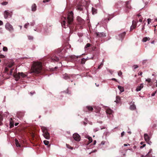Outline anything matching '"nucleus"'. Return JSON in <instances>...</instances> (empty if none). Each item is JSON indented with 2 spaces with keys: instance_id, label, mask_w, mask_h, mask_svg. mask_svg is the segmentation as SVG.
<instances>
[{
  "instance_id": "nucleus-62",
  "label": "nucleus",
  "mask_w": 157,
  "mask_h": 157,
  "mask_svg": "<svg viewBox=\"0 0 157 157\" xmlns=\"http://www.w3.org/2000/svg\"><path fill=\"white\" fill-rule=\"evenodd\" d=\"M96 140L94 141V144H96Z\"/></svg>"
},
{
  "instance_id": "nucleus-26",
  "label": "nucleus",
  "mask_w": 157,
  "mask_h": 157,
  "mask_svg": "<svg viewBox=\"0 0 157 157\" xmlns=\"http://www.w3.org/2000/svg\"><path fill=\"white\" fill-rule=\"evenodd\" d=\"M44 143L45 145H48V147H49L50 146V144L48 145L49 144V142L48 141H47L46 140H44Z\"/></svg>"
},
{
  "instance_id": "nucleus-8",
  "label": "nucleus",
  "mask_w": 157,
  "mask_h": 157,
  "mask_svg": "<svg viewBox=\"0 0 157 157\" xmlns=\"http://www.w3.org/2000/svg\"><path fill=\"white\" fill-rule=\"evenodd\" d=\"M72 76V75L65 73L63 75V78L65 80H67L70 79Z\"/></svg>"
},
{
  "instance_id": "nucleus-61",
  "label": "nucleus",
  "mask_w": 157,
  "mask_h": 157,
  "mask_svg": "<svg viewBox=\"0 0 157 157\" xmlns=\"http://www.w3.org/2000/svg\"><path fill=\"white\" fill-rule=\"evenodd\" d=\"M18 124V123H15V126H16Z\"/></svg>"
},
{
  "instance_id": "nucleus-41",
  "label": "nucleus",
  "mask_w": 157,
  "mask_h": 157,
  "mask_svg": "<svg viewBox=\"0 0 157 157\" xmlns=\"http://www.w3.org/2000/svg\"><path fill=\"white\" fill-rule=\"evenodd\" d=\"M29 25V23H27L25 24L24 25V27L25 28H27V27H28Z\"/></svg>"
},
{
  "instance_id": "nucleus-1",
  "label": "nucleus",
  "mask_w": 157,
  "mask_h": 157,
  "mask_svg": "<svg viewBox=\"0 0 157 157\" xmlns=\"http://www.w3.org/2000/svg\"><path fill=\"white\" fill-rule=\"evenodd\" d=\"M73 13L72 11L68 13L67 17L66 18L64 17V20L61 23L62 27L66 28V24L67 27H68L70 29H72L73 28Z\"/></svg>"
},
{
  "instance_id": "nucleus-31",
  "label": "nucleus",
  "mask_w": 157,
  "mask_h": 157,
  "mask_svg": "<svg viewBox=\"0 0 157 157\" xmlns=\"http://www.w3.org/2000/svg\"><path fill=\"white\" fill-rule=\"evenodd\" d=\"M86 61V59H85L83 58L82 59L81 61V63L82 64H84L85 63Z\"/></svg>"
},
{
  "instance_id": "nucleus-63",
  "label": "nucleus",
  "mask_w": 157,
  "mask_h": 157,
  "mask_svg": "<svg viewBox=\"0 0 157 157\" xmlns=\"http://www.w3.org/2000/svg\"><path fill=\"white\" fill-rule=\"evenodd\" d=\"M151 151H152V150L151 149H150L149 151V152L148 153H149V154H150V153H151Z\"/></svg>"
},
{
  "instance_id": "nucleus-5",
  "label": "nucleus",
  "mask_w": 157,
  "mask_h": 157,
  "mask_svg": "<svg viewBox=\"0 0 157 157\" xmlns=\"http://www.w3.org/2000/svg\"><path fill=\"white\" fill-rule=\"evenodd\" d=\"M59 58L56 56V55H54L51 58V61L52 62H57L59 60Z\"/></svg>"
},
{
  "instance_id": "nucleus-21",
  "label": "nucleus",
  "mask_w": 157,
  "mask_h": 157,
  "mask_svg": "<svg viewBox=\"0 0 157 157\" xmlns=\"http://www.w3.org/2000/svg\"><path fill=\"white\" fill-rule=\"evenodd\" d=\"M92 12L93 14H95L97 13V10L94 7H92Z\"/></svg>"
},
{
  "instance_id": "nucleus-53",
  "label": "nucleus",
  "mask_w": 157,
  "mask_h": 157,
  "mask_svg": "<svg viewBox=\"0 0 157 157\" xmlns=\"http://www.w3.org/2000/svg\"><path fill=\"white\" fill-rule=\"evenodd\" d=\"M142 72H139L138 73V75H142Z\"/></svg>"
},
{
  "instance_id": "nucleus-58",
  "label": "nucleus",
  "mask_w": 157,
  "mask_h": 157,
  "mask_svg": "<svg viewBox=\"0 0 157 157\" xmlns=\"http://www.w3.org/2000/svg\"><path fill=\"white\" fill-rule=\"evenodd\" d=\"M128 145H130V144H128ZM124 146H126L128 145V144H124Z\"/></svg>"
},
{
  "instance_id": "nucleus-57",
  "label": "nucleus",
  "mask_w": 157,
  "mask_h": 157,
  "mask_svg": "<svg viewBox=\"0 0 157 157\" xmlns=\"http://www.w3.org/2000/svg\"><path fill=\"white\" fill-rule=\"evenodd\" d=\"M105 142L104 141H102L101 142V144L102 145H104L105 144Z\"/></svg>"
},
{
  "instance_id": "nucleus-29",
  "label": "nucleus",
  "mask_w": 157,
  "mask_h": 157,
  "mask_svg": "<svg viewBox=\"0 0 157 157\" xmlns=\"http://www.w3.org/2000/svg\"><path fill=\"white\" fill-rule=\"evenodd\" d=\"M3 120V117L0 114V125H2V121Z\"/></svg>"
},
{
  "instance_id": "nucleus-22",
  "label": "nucleus",
  "mask_w": 157,
  "mask_h": 157,
  "mask_svg": "<svg viewBox=\"0 0 157 157\" xmlns=\"http://www.w3.org/2000/svg\"><path fill=\"white\" fill-rule=\"evenodd\" d=\"M106 112L107 114L109 115L113 113V111L110 109H107Z\"/></svg>"
},
{
  "instance_id": "nucleus-12",
  "label": "nucleus",
  "mask_w": 157,
  "mask_h": 157,
  "mask_svg": "<svg viewBox=\"0 0 157 157\" xmlns=\"http://www.w3.org/2000/svg\"><path fill=\"white\" fill-rule=\"evenodd\" d=\"M132 23V25L130 28L131 30H132L134 29H135L136 27L137 24V22L135 21H133Z\"/></svg>"
},
{
  "instance_id": "nucleus-11",
  "label": "nucleus",
  "mask_w": 157,
  "mask_h": 157,
  "mask_svg": "<svg viewBox=\"0 0 157 157\" xmlns=\"http://www.w3.org/2000/svg\"><path fill=\"white\" fill-rule=\"evenodd\" d=\"M77 20L78 21L79 24L80 25H83L85 23L84 20L79 17H77Z\"/></svg>"
},
{
  "instance_id": "nucleus-48",
  "label": "nucleus",
  "mask_w": 157,
  "mask_h": 157,
  "mask_svg": "<svg viewBox=\"0 0 157 157\" xmlns=\"http://www.w3.org/2000/svg\"><path fill=\"white\" fill-rule=\"evenodd\" d=\"M145 156L146 157H151V155H150L149 153L146 155Z\"/></svg>"
},
{
  "instance_id": "nucleus-56",
  "label": "nucleus",
  "mask_w": 157,
  "mask_h": 157,
  "mask_svg": "<svg viewBox=\"0 0 157 157\" xmlns=\"http://www.w3.org/2000/svg\"><path fill=\"white\" fill-rule=\"evenodd\" d=\"M29 39H33V37L32 36H29Z\"/></svg>"
},
{
  "instance_id": "nucleus-43",
  "label": "nucleus",
  "mask_w": 157,
  "mask_h": 157,
  "mask_svg": "<svg viewBox=\"0 0 157 157\" xmlns=\"http://www.w3.org/2000/svg\"><path fill=\"white\" fill-rule=\"evenodd\" d=\"M36 93L35 91L31 92L30 93V94L31 95H33V94H35Z\"/></svg>"
},
{
  "instance_id": "nucleus-64",
  "label": "nucleus",
  "mask_w": 157,
  "mask_h": 157,
  "mask_svg": "<svg viewBox=\"0 0 157 157\" xmlns=\"http://www.w3.org/2000/svg\"><path fill=\"white\" fill-rule=\"evenodd\" d=\"M59 58L62 57V56H61V54H59Z\"/></svg>"
},
{
  "instance_id": "nucleus-4",
  "label": "nucleus",
  "mask_w": 157,
  "mask_h": 157,
  "mask_svg": "<svg viewBox=\"0 0 157 157\" xmlns=\"http://www.w3.org/2000/svg\"><path fill=\"white\" fill-rule=\"evenodd\" d=\"M5 28L6 29L10 32L12 33L14 29L13 26L9 23H7L5 25Z\"/></svg>"
},
{
  "instance_id": "nucleus-19",
  "label": "nucleus",
  "mask_w": 157,
  "mask_h": 157,
  "mask_svg": "<svg viewBox=\"0 0 157 157\" xmlns=\"http://www.w3.org/2000/svg\"><path fill=\"white\" fill-rule=\"evenodd\" d=\"M41 128L43 132V133H44L45 132H47V129L46 127L44 126H41Z\"/></svg>"
},
{
  "instance_id": "nucleus-49",
  "label": "nucleus",
  "mask_w": 157,
  "mask_h": 157,
  "mask_svg": "<svg viewBox=\"0 0 157 157\" xmlns=\"http://www.w3.org/2000/svg\"><path fill=\"white\" fill-rule=\"evenodd\" d=\"M146 146V144H143V145L142 146H141L140 147V148L141 149H142V148H143L144 147H145Z\"/></svg>"
},
{
  "instance_id": "nucleus-44",
  "label": "nucleus",
  "mask_w": 157,
  "mask_h": 157,
  "mask_svg": "<svg viewBox=\"0 0 157 157\" xmlns=\"http://www.w3.org/2000/svg\"><path fill=\"white\" fill-rule=\"evenodd\" d=\"M13 68L11 69V70L10 71V74H9L10 75H12V73H13Z\"/></svg>"
},
{
  "instance_id": "nucleus-46",
  "label": "nucleus",
  "mask_w": 157,
  "mask_h": 157,
  "mask_svg": "<svg viewBox=\"0 0 157 157\" xmlns=\"http://www.w3.org/2000/svg\"><path fill=\"white\" fill-rule=\"evenodd\" d=\"M151 19L150 18H148L147 19V21H148V24H149L150 22L151 21Z\"/></svg>"
},
{
  "instance_id": "nucleus-16",
  "label": "nucleus",
  "mask_w": 157,
  "mask_h": 157,
  "mask_svg": "<svg viewBox=\"0 0 157 157\" xmlns=\"http://www.w3.org/2000/svg\"><path fill=\"white\" fill-rule=\"evenodd\" d=\"M13 76L15 78V80L17 81L20 78V74L18 73V74H14L13 75Z\"/></svg>"
},
{
  "instance_id": "nucleus-6",
  "label": "nucleus",
  "mask_w": 157,
  "mask_h": 157,
  "mask_svg": "<svg viewBox=\"0 0 157 157\" xmlns=\"http://www.w3.org/2000/svg\"><path fill=\"white\" fill-rule=\"evenodd\" d=\"M144 137L145 141L149 144H150L151 142L150 141V137L147 133L144 134Z\"/></svg>"
},
{
  "instance_id": "nucleus-20",
  "label": "nucleus",
  "mask_w": 157,
  "mask_h": 157,
  "mask_svg": "<svg viewBox=\"0 0 157 157\" xmlns=\"http://www.w3.org/2000/svg\"><path fill=\"white\" fill-rule=\"evenodd\" d=\"M76 9L80 11H82L83 10V6H82L78 5L76 7Z\"/></svg>"
},
{
  "instance_id": "nucleus-23",
  "label": "nucleus",
  "mask_w": 157,
  "mask_h": 157,
  "mask_svg": "<svg viewBox=\"0 0 157 157\" xmlns=\"http://www.w3.org/2000/svg\"><path fill=\"white\" fill-rule=\"evenodd\" d=\"M150 38L149 37H145L143 39L142 41L143 42H146L147 40H149Z\"/></svg>"
},
{
  "instance_id": "nucleus-2",
  "label": "nucleus",
  "mask_w": 157,
  "mask_h": 157,
  "mask_svg": "<svg viewBox=\"0 0 157 157\" xmlns=\"http://www.w3.org/2000/svg\"><path fill=\"white\" fill-rule=\"evenodd\" d=\"M42 70V63L40 62H34L31 67V72L36 75L40 74Z\"/></svg>"
},
{
  "instance_id": "nucleus-14",
  "label": "nucleus",
  "mask_w": 157,
  "mask_h": 157,
  "mask_svg": "<svg viewBox=\"0 0 157 157\" xmlns=\"http://www.w3.org/2000/svg\"><path fill=\"white\" fill-rule=\"evenodd\" d=\"M126 32H124L123 33H121V34L119 35L118 36L120 38V39H119V40H121L124 38V36L126 35Z\"/></svg>"
},
{
  "instance_id": "nucleus-37",
  "label": "nucleus",
  "mask_w": 157,
  "mask_h": 157,
  "mask_svg": "<svg viewBox=\"0 0 157 157\" xmlns=\"http://www.w3.org/2000/svg\"><path fill=\"white\" fill-rule=\"evenodd\" d=\"M62 50L61 49H58L57 51V54H59L61 52H62Z\"/></svg>"
},
{
  "instance_id": "nucleus-36",
  "label": "nucleus",
  "mask_w": 157,
  "mask_h": 157,
  "mask_svg": "<svg viewBox=\"0 0 157 157\" xmlns=\"http://www.w3.org/2000/svg\"><path fill=\"white\" fill-rule=\"evenodd\" d=\"M7 48L6 47H4L3 48V50L5 52H6L7 51Z\"/></svg>"
},
{
  "instance_id": "nucleus-35",
  "label": "nucleus",
  "mask_w": 157,
  "mask_h": 157,
  "mask_svg": "<svg viewBox=\"0 0 157 157\" xmlns=\"http://www.w3.org/2000/svg\"><path fill=\"white\" fill-rule=\"evenodd\" d=\"M118 75L119 76H121L122 75V72L121 71H119L118 72Z\"/></svg>"
},
{
  "instance_id": "nucleus-7",
  "label": "nucleus",
  "mask_w": 157,
  "mask_h": 157,
  "mask_svg": "<svg viewBox=\"0 0 157 157\" xmlns=\"http://www.w3.org/2000/svg\"><path fill=\"white\" fill-rule=\"evenodd\" d=\"M73 137L74 139L77 141H79L80 140V137L77 133L74 134L73 135Z\"/></svg>"
},
{
  "instance_id": "nucleus-59",
  "label": "nucleus",
  "mask_w": 157,
  "mask_h": 157,
  "mask_svg": "<svg viewBox=\"0 0 157 157\" xmlns=\"http://www.w3.org/2000/svg\"><path fill=\"white\" fill-rule=\"evenodd\" d=\"M117 101L118 102L120 100V98H119L118 99L117 97Z\"/></svg>"
},
{
  "instance_id": "nucleus-45",
  "label": "nucleus",
  "mask_w": 157,
  "mask_h": 157,
  "mask_svg": "<svg viewBox=\"0 0 157 157\" xmlns=\"http://www.w3.org/2000/svg\"><path fill=\"white\" fill-rule=\"evenodd\" d=\"M50 1V0H44L43 1V2L44 3H45L46 2H49Z\"/></svg>"
},
{
  "instance_id": "nucleus-18",
  "label": "nucleus",
  "mask_w": 157,
  "mask_h": 157,
  "mask_svg": "<svg viewBox=\"0 0 157 157\" xmlns=\"http://www.w3.org/2000/svg\"><path fill=\"white\" fill-rule=\"evenodd\" d=\"M144 87V85L143 84H140V86H138L137 87L136 90L137 91H139L142 88H143Z\"/></svg>"
},
{
  "instance_id": "nucleus-52",
  "label": "nucleus",
  "mask_w": 157,
  "mask_h": 157,
  "mask_svg": "<svg viewBox=\"0 0 157 157\" xmlns=\"http://www.w3.org/2000/svg\"><path fill=\"white\" fill-rule=\"evenodd\" d=\"M5 57L3 55H0V58H3Z\"/></svg>"
},
{
  "instance_id": "nucleus-30",
  "label": "nucleus",
  "mask_w": 157,
  "mask_h": 157,
  "mask_svg": "<svg viewBox=\"0 0 157 157\" xmlns=\"http://www.w3.org/2000/svg\"><path fill=\"white\" fill-rule=\"evenodd\" d=\"M19 74H20L21 76L23 78H25L26 76V75H25L24 73L22 72H19Z\"/></svg>"
},
{
  "instance_id": "nucleus-15",
  "label": "nucleus",
  "mask_w": 157,
  "mask_h": 157,
  "mask_svg": "<svg viewBox=\"0 0 157 157\" xmlns=\"http://www.w3.org/2000/svg\"><path fill=\"white\" fill-rule=\"evenodd\" d=\"M43 136L44 137L47 139H49L50 138V134L47 132L43 133Z\"/></svg>"
},
{
  "instance_id": "nucleus-32",
  "label": "nucleus",
  "mask_w": 157,
  "mask_h": 157,
  "mask_svg": "<svg viewBox=\"0 0 157 157\" xmlns=\"http://www.w3.org/2000/svg\"><path fill=\"white\" fill-rule=\"evenodd\" d=\"M103 60L101 64L98 66V69H100L101 67L103 65Z\"/></svg>"
},
{
  "instance_id": "nucleus-10",
  "label": "nucleus",
  "mask_w": 157,
  "mask_h": 157,
  "mask_svg": "<svg viewBox=\"0 0 157 157\" xmlns=\"http://www.w3.org/2000/svg\"><path fill=\"white\" fill-rule=\"evenodd\" d=\"M13 63H9L7 65V67H6L5 69V72L7 73L9 71L8 68L11 67L13 65Z\"/></svg>"
},
{
  "instance_id": "nucleus-39",
  "label": "nucleus",
  "mask_w": 157,
  "mask_h": 157,
  "mask_svg": "<svg viewBox=\"0 0 157 157\" xmlns=\"http://www.w3.org/2000/svg\"><path fill=\"white\" fill-rule=\"evenodd\" d=\"M66 145L67 148L71 149H72V147L71 146H70L69 144H66Z\"/></svg>"
},
{
  "instance_id": "nucleus-25",
  "label": "nucleus",
  "mask_w": 157,
  "mask_h": 157,
  "mask_svg": "<svg viewBox=\"0 0 157 157\" xmlns=\"http://www.w3.org/2000/svg\"><path fill=\"white\" fill-rule=\"evenodd\" d=\"M15 142L16 146L17 147H20L21 146V144L19 143L18 140L16 139L15 140Z\"/></svg>"
},
{
  "instance_id": "nucleus-33",
  "label": "nucleus",
  "mask_w": 157,
  "mask_h": 157,
  "mask_svg": "<svg viewBox=\"0 0 157 157\" xmlns=\"http://www.w3.org/2000/svg\"><path fill=\"white\" fill-rule=\"evenodd\" d=\"M14 126V123L13 122H10V128H12Z\"/></svg>"
},
{
  "instance_id": "nucleus-17",
  "label": "nucleus",
  "mask_w": 157,
  "mask_h": 157,
  "mask_svg": "<svg viewBox=\"0 0 157 157\" xmlns=\"http://www.w3.org/2000/svg\"><path fill=\"white\" fill-rule=\"evenodd\" d=\"M36 6L35 3L32 4L31 6V10L32 11H35L36 10Z\"/></svg>"
},
{
  "instance_id": "nucleus-54",
  "label": "nucleus",
  "mask_w": 157,
  "mask_h": 157,
  "mask_svg": "<svg viewBox=\"0 0 157 157\" xmlns=\"http://www.w3.org/2000/svg\"><path fill=\"white\" fill-rule=\"evenodd\" d=\"M3 23L2 21L0 20V25H3Z\"/></svg>"
},
{
  "instance_id": "nucleus-50",
  "label": "nucleus",
  "mask_w": 157,
  "mask_h": 157,
  "mask_svg": "<svg viewBox=\"0 0 157 157\" xmlns=\"http://www.w3.org/2000/svg\"><path fill=\"white\" fill-rule=\"evenodd\" d=\"M156 91H155V92H154V93H153L152 94L151 96H154L155 95V94L156 93Z\"/></svg>"
},
{
  "instance_id": "nucleus-13",
  "label": "nucleus",
  "mask_w": 157,
  "mask_h": 157,
  "mask_svg": "<svg viewBox=\"0 0 157 157\" xmlns=\"http://www.w3.org/2000/svg\"><path fill=\"white\" fill-rule=\"evenodd\" d=\"M96 34L97 37H101L106 36L105 34L104 33H98Z\"/></svg>"
},
{
  "instance_id": "nucleus-60",
  "label": "nucleus",
  "mask_w": 157,
  "mask_h": 157,
  "mask_svg": "<svg viewBox=\"0 0 157 157\" xmlns=\"http://www.w3.org/2000/svg\"><path fill=\"white\" fill-rule=\"evenodd\" d=\"M139 21L141 22L142 21V20L141 19H139Z\"/></svg>"
},
{
  "instance_id": "nucleus-28",
  "label": "nucleus",
  "mask_w": 157,
  "mask_h": 157,
  "mask_svg": "<svg viewBox=\"0 0 157 157\" xmlns=\"http://www.w3.org/2000/svg\"><path fill=\"white\" fill-rule=\"evenodd\" d=\"M86 108L89 111H92L93 110V107L91 106H87Z\"/></svg>"
},
{
  "instance_id": "nucleus-24",
  "label": "nucleus",
  "mask_w": 157,
  "mask_h": 157,
  "mask_svg": "<svg viewBox=\"0 0 157 157\" xmlns=\"http://www.w3.org/2000/svg\"><path fill=\"white\" fill-rule=\"evenodd\" d=\"M118 88L121 92H123L124 91V87H122V86H118Z\"/></svg>"
},
{
  "instance_id": "nucleus-38",
  "label": "nucleus",
  "mask_w": 157,
  "mask_h": 157,
  "mask_svg": "<svg viewBox=\"0 0 157 157\" xmlns=\"http://www.w3.org/2000/svg\"><path fill=\"white\" fill-rule=\"evenodd\" d=\"M88 139L89 140V143H91L92 142V139L91 137H89L88 138Z\"/></svg>"
},
{
  "instance_id": "nucleus-27",
  "label": "nucleus",
  "mask_w": 157,
  "mask_h": 157,
  "mask_svg": "<svg viewBox=\"0 0 157 157\" xmlns=\"http://www.w3.org/2000/svg\"><path fill=\"white\" fill-rule=\"evenodd\" d=\"M130 108L132 110H134L136 108V106L134 104H133L130 106Z\"/></svg>"
},
{
  "instance_id": "nucleus-51",
  "label": "nucleus",
  "mask_w": 157,
  "mask_h": 157,
  "mask_svg": "<svg viewBox=\"0 0 157 157\" xmlns=\"http://www.w3.org/2000/svg\"><path fill=\"white\" fill-rule=\"evenodd\" d=\"M124 132H123L121 133V137H123L124 135Z\"/></svg>"
},
{
  "instance_id": "nucleus-9",
  "label": "nucleus",
  "mask_w": 157,
  "mask_h": 157,
  "mask_svg": "<svg viewBox=\"0 0 157 157\" xmlns=\"http://www.w3.org/2000/svg\"><path fill=\"white\" fill-rule=\"evenodd\" d=\"M12 12H9L8 10H6L4 12V17L5 19H7L9 16L11 17L12 15Z\"/></svg>"
},
{
  "instance_id": "nucleus-55",
  "label": "nucleus",
  "mask_w": 157,
  "mask_h": 157,
  "mask_svg": "<svg viewBox=\"0 0 157 157\" xmlns=\"http://www.w3.org/2000/svg\"><path fill=\"white\" fill-rule=\"evenodd\" d=\"M112 80H114L116 82H117V80L115 78H113L112 79Z\"/></svg>"
},
{
  "instance_id": "nucleus-34",
  "label": "nucleus",
  "mask_w": 157,
  "mask_h": 157,
  "mask_svg": "<svg viewBox=\"0 0 157 157\" xmlns=\"http://www.w3.org/2000/svg\"><path fill=\"white\" fill-rule=\"evenodd\" d=\"M90 44L89 43H87L85 47V48H87L88 47H90Z\"/></svg>"
},
{
  "instance_id": "nucleus-42",
  "label": "nucleus",
  "mask_w": 157,
  "mask_h": 157,
  "mask_svg": "<svg viewBox=\"0 0 157 157\" xmlns=\"http://www.w3.org/2000/svg\"><path fill=\"white\" fill-rule=\"evenodd\" d=\"M146 81L148 82H150L151 81V79L150 78H148L147 79H146Z\"/></svg>"
},
{
  "instance_id": "nucleus-3",
  "label": "nucleus",
  "mask_w": 157,
  "mask_h": 157,
  "mask_svg": "<svg viewBox=\"0 0 157 157\" xmlns=\"http://www.w3.org/2000/svg\"><path fill=\"white\" fill-rule=\"evenodd\" d=\"M131 6L129 1L126 2L124 11L125 12L128 13L129 11V10L131 9Z\"/></svg>"
},
{
  "instance_id": "nucleus-47",
  "label": "nucleus",
  "mask_w": 157,
  "mask_h": 157,
  "mask_svg": "<svg viewBox=\"0 0 157 157\" xmlns=\"http://www.w3.org/2000/svg\"><path fill=\"white\" fill-rule=\"evenodd\" d=\"M133 67H134V68L135 69L138 67V66L137 65H134Z\"/></svg>"
},
{
  "instance_id": "nucleus-40",
  "label": "nucleus",
  "mask_w": 157,
  "mask_h": 157,
  "mask_svg": "<svg viewBox=\"0 0 157 157\" xmlns=\"http://www.w3.org/2000/svg\"><path fill=\"white\" fill-rule=\"evenodd\" d=\"M7 4L8 2H4L2 3V4L3 5H6Z\"/></svg>"
}]
</instances>
